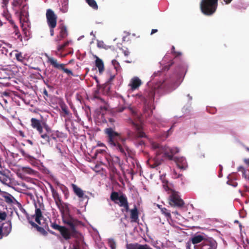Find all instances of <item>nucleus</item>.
<instances>
[{
    "label": "nucleus",
    "mask_w": 249,
    "mask_h": 249,
    "mask_svg": "<svg viewBox=\"0 0 249 249\" xmlns=\"http://www.w3.org/2000/svg\"><path fill=\"white\" fill-rule=\"evenodd\" d=\"M151 148L155 151L156 157H151L147 160V163L151 168H154L160 164L162 158L166 157L173 160V155L178 153L180 149L178 147L170 148L166 145H160L155 142H151ZM177 166L180 169L185 170L188 167L186 159L183 157L174 159Z\"/></svg>",
    "instance_id": "obj_1"
},
{
    "label": "nucleus",
    "mask_w": 249,
    "mask_h": 249,
    "mask_svg": "<svg viewBox=\"0 0 249 249\" xmlns=\"http://www.w3.org/2000/svg\"><path fill=\"white\" fill-rule=\"evenodd\" d=\"M105 132L107 135L109 146L114 150L125 153L124 149H127L124 144L125 139L111 128H106Z\"/></svg>",
    "instance_id": "obj_2"
},
{
    "label": "nucleus",
    "mask_w": 249,
    "mask_h": 249,
    "mask_svg": "<svg viewBox=\"0 0 249 249\" xmlns=\"http://www.w3.org/2000/svg\"><path fill=\"white\" fill-rule=\"evenodd\" d=\"M35 213L34 215H32L31 217H28V219L29 223L33 226L36 227L37 231L43 235L47 234V231L44 230L43 227L38 226L35 224L32 220V218L35 219V221L39 225L42 227H45L47 225L46 222V219L43 216L42 213L44 210V206L42 204L38 203L37 205V204H35Z\"/></svg>",
    "instance_id": "obj_3"
},
{
    "label": "nucleus",
    "mask_w": 249,
    "mask_h": 249,
    "mask_svg": "<svg viewBox=\"0 0 249 249\" xmlns=\"http://www.w3.org/2000/svg\"><path fill=\"white\" fill-rule=\"evenodd\" d=\"M223 2L228 4L232 0H223ZM218 0H201L200 8L202 12L208 16L213 14L217 8Z\"/></svg>",
    "instance_id": "obj_4"
},
{
    "label": "nucleus",
    "mask_w": 249,
    "mask_h": 249,
    "mask_svg": "<svg viewBox=\"0 0 249 249\" xmlns=\"http://www.w3.org/2000/svg\"><path fill=\"white\" fill-rule=\"evenodd\" d=\"M111 199L120 206L124 207L127 211L128 210V205L127 198L125 196L117 192H112L110 196Z\"/></svg>",
    "instance_id": "obj_5"
},
{
    "label": "nucleus",
    "mask_w": 249,
    "mask_h": 249,
    "mask_svg": "<svg viewBox=\"0 0 249 249\" xmlns=\"http://www.w3.org/2000/svg\"><path fill=\"white\" fill-rule=\"evenodd\" d=\"M46 18L49 27L52 29L55 28L56 25L57 16L52 10L49 9L47 10Z\"/></svg>",
    "instance_id": "obj_6"
},
{
    "label": "nucleus",
    "mask_w": 249,
    "mask_h": 249,
    "mask_svg": "<svg viewBox=\"0 0 249 249\" xmlns=\"http://www.w3.org/2000/svg\"><path fill=\"white\" fill-rule=\"evenodd\" d=\"M51 227L55 230H58L61 233L63 237L66 240H68L71 237V231L65 227L59 226L56 223H52Z\"/></svg>",
    "instance_id": "obj_7"
},
{
    "label": "nucleus",
    "mask_w": 249,
    "mask_h": 249,
    "mask_svg": "<svg viewBox=\"0 0 249 249\" xmlns=\"http://www.w3.org/2000/svg\"><path fill=\"white\" fill-rule=\"evenodd\" d=\"M169 204L172 206L180 207L183 205V202L177 193L172 192L170 197Z\"/></svg>",
    "instance_id": "obj_8"
},
{
    "label": "nucleus",
    "mask_w": 249,
    "mask_h": 249,
    "mask_svg": "<svg viewBox=\"0 0 249 249\" xmlns=\"http://www.w3.org/2000/svg\"><path fill=\"white\" fill-rule=\"evenodd\" d=\"M142 84V81L140 78L137 76H134L130 80L128 84L129 87V92H132L134 90L138 89Z\"/></svg>",
    "instance_id": "obj_9"
},
{
    "label": "nucleus",
    "mask_w": 249,
    "mask_h": 249,
    "mask_svg": "<svg viewBox=\"0 0 249 249\" xmlns=\"http://www.w3.org/2000/svg\"><path fill=\"white\" fill-rule=\"evenodd\" d=\"M62 218L63 222L70 226V229L68 230L71 231V235L74 231V219L69 214L63 216Z\"/></svg>",
    "instance_id": "obj_10"
},
{
    "label": "nucleus",
    "mask_w": 249,
    "mask_h": 249,
    "mask_svg": "<svg viewBox=\"0 0 249 249\" xmlns=\"http://www.w3.org/2000/svg\"><path fill=\"white\" fill-rule=\"evenodd\" d=\"M72 189L75 195L82 200L87 198V196L84 194V191L77 186L74 184L71 185Z\"/></svg>",
    "instance_id": "obj_11"
},
{
    "label": "nucleus",
    "mask_w": 249,
    "mask_h": 249,
    "mask_svg": "<svg viewBox=\"0 0 249 249\" xmlns=\"http://www.w3.org/2000/svg\"><path fill=\"white\" fill-rule=\"evenodd\" d=\"M31 125L34 128L36 129L38 131L39 134L43 132V127L39 120L35 118H32L31 119Z\"/></svg>",
    "instance_id": "obj_12"
},
{
    "label": "nucleus",
    "mask_w": 249,
    "mask_h": 249,
    "mask_svg": "<svg viewBox=\"0 0 249 249\" xmlns=\"http://www.w3.org/2000/svg\"><path fill=\"white\" fill-rule=\"evenodd\" d=\"M93 57L95 58V66L98 69L99 72L102 74L104 71V65L102 59L99 58L97 55H93Z\"/></svg>",
    "instance_id": "obj_13"
},
{
    "label": "nucleus",
    "mask_w": 249,
    "mask_h": 249,
    "mask_svg": "<svg viewBox=\"0 0 249 249\" xmlns=\"http://www.w3.org/2000/svg\"><path fill=\"white\" fill-rule=\"evenodd\" d=\"M23 16H24V14L23 12L21 11L20 12V22H21V18ZM21 28L22 29V32H23L24 35H25V36H26V37L27 38L26 39L28 40L30 36V31L28 27V26L27 25L26 26L24 25L23 24V23H21Z\"/></svg>",
    "instance_id": "obj_14"
},
{
    "label": "nucleus",
    "mask_w": 249,
    "mask_h": 249,
    "mask_svg": "<svg viewBox=\"0 0 249 249\" xmlns=\"http://www.w3.org/2000/svg\"><path fill=\"white\" fill-rule=\"evenodd\" d=\"M48 59V61L55 68L60 69L63 68V64H59L57 62L56 59L53 57L49 56L48 55L46 54Z\"/></svg>",
    "instance_id": "obj_15"
},
{
    "label": "nucleus",
    "mask_w": 249,
    "mask_h": 249,
    "mask_svg": "<svg viewBox=\"0 0 249 249\" xmlns=\"http://www.w3.org/2000/svg\"><path fill=\"white\" fill-rule=\"evenodd\" d=\"M0 228L1 229H2V232L4 235L7 236L11 231V224L10 222H6L3 224Z\"/></svg>",
    "instance_id": "obj_16"
},
{
    "label": "nucleus",
    "mask_w": 249,
    "mask_h": 249,
    "mask_svg": "<svg viewBox=\"0 0 249 249\" xmlns=\"http://www.w3.org/2000/svg\"><path fill=\"white\" fill-rule=\"evenodd\" d=\"M59 209L61 212L62 216L69 214V208L68 204L63 203L61 204L60 206H59Z\"/></svg>",
    "instance_id": "obj_17"
},
{
    "label": "nucleus",
    "mask_w": 249,
    "mask_h": 249,
    "mask_svg": "<svg viewBox=\"0 0 249 249\" xmlns=\"http://www.w3.org/2000/svg\"><path fill=\"white\" fill-rule=\"evenodd\" d=\"M204 239V237L201 235H196L191 239V243L196 245L202 242Z\"/></svg>",
    "instance_id": "obj_18"
},
{
    "label": "nucleus",
    "mask_w": 249,
    "mask_h": 249,
    "mask_svg": "<svg viewBox=\"0 0 249 249\" xmlns=\"http://www.w3.org/2000/svg\"><path fill=\"white\" fill-rule=\"evenodd\" d=\"M60 11L63 13H66L68 10V0H62Z\"/></svg>",
    "instance_id": "obj_19"
},
{
    "label": "nucleus",
    "mask_w": 249,
    "mask_h": 249,
    "mask_svg": "<svg viewBox=\"0 0 249 249\" xmlns=\"http://www.w3.org/2000/svg\"><path fill=\"white\" fill-rule=\"evenodd\" d=\"M88 5L92 9L97 10L98 6L95 0H85Z\"/></svg>",
    "instance_id": "obj_20"
},
{
    "label": "nucleus",
    "mask_w": 249,
    "mask_h": 249,
    "mask_svg": "<svg viewBox=\"0 0 249 249\" xmlns=\"http://www.w3.org/2000/svg\"><path fill=\"white\" fill-rule=\"evenodd\" d=\"M40 134L41 138L42 139V140L40 141L41 143L42 144H46L48 143H49L50 138L49 136L46 134H42V133Z\"/></svg>",
    "instance_id": "obj_21"
},
{
    "label": "nucleus",
    "mask_w": 249,
    "mask_h": 249,
    "mask_svg": "<svg viewBox=\"0 0 249 249\" xmlns=\"http://www.w3.org/2000/svg\"><path fill=\"white\" fill-rule=\"evenodd\" d=\"M131 218L132 221H136L138 218V212L136 208L131 210Z\"/></svg>",
    "instance_id": "obj_22"
},
{
    "label": "nucleus",
    "mask_w": 249,
    "mask_h": 249,
    "mask_svg": "<svg viewBox=\"0 0 249 249\" xmlns=\"http://www.w3.org/2000/svg\"><path fill=\"white\" fill-rule=\"evenodd\" d=\"M130 249H152L147 245H136L133 246Z\"/></svg>",
    "instance_id": "obj_23"
},
{
    "label": "nucleus",
    "mask_w": 249,
    "mask_h": 249,
    "mask_svg": "<svg viewBox=\"0 0 249 249\" xmlns=\"http://www.w3.org/2000/svg\"><path fill=\"white\" fill-rule=\"evenodd\" d=\"M209 245L210 247L209 249H216L217 247V242L213 239L209 241Z\"/></svg>",
    "instance_id": "obj_24"
},
{
    "label": "nucleus",
    "mask_w": 249,
    "mask_h": 249,
    "mask_svg": "<svg viewBox=\"0 0 249 249\" xmlns=\"http://www.w3.org/2000/svg\"><path fill=\"white\" fill-rule=\"evenodd\" d=\"M97 45L98 48L106 50H107L109 48L108 46L106 45L103 41L101 40H97Z\"/></svg>",
    "instance_id": "obj_25"
},
{
    "label": "nucleus",
    "mask_w": 249,
    "mask_h": 249,
    "mask_svg": "<svg viewBox=\"0 0 249 249\" xmlns=\"http://www.w3.org/2000/svg\"><path fill=\"white\" fill-rule=\"evenodd\" d=\"M67 31L66 27H62L61 29L60 36L61 38H63L67 36Z\"/></svg>",
    "instance_id": "obj_26"
},
{
    "label": "nucleus",
    "mask_w": 249,
    "mask_h": 249,
    "mask_svg": "<svg viewBox=\"0 0 249 249\" xmlns=\"http://www.w3.org/2000/svg\"><path fill=\"white\" fill-rule=\"evenodd\" d=\"M160 210L162 213L165 215L167 219L171 217V214L169 211L167 210L165 208H161Z\"/></svg>",
    "instance_id": "obj_27"
},
{
    "label": "nucleus",
    "mask_w": 249,
    "mask_h": 249,
    "mask_svg": "<svg viewBox=\"0 0 249 249\" xmlns=\"http://www.w3.org/2000/svg\"><path fill=\"white\" fill-rule=\"evenodd\" d=\"M172 53L175 55V57H178L181 55V53L179 52H176L175 50L174 46L172 47Z\"/></svg>",
    "instance_id": "obj_28"
},
{
    "label": "nucleus",
    "mask_w": 249,
    "mask_h": 249,
    "mask_svg": "<svg viewBox=\"0 0 249 249\" xmlns=\"http://www.w3.org/2000/svg\"><path fill=\"white\" fill-rule=\"evenodd\" d=\"M69 44V41H67V42H66L65 43H64L62 45H58L57 46V50L58 51H61V50L63 49V48L64 47H65L66 46H68Z\"/></svg>",
    "instance_id": "obj_29"
},
{
    "label": "nucleus",
    "mask_w": 249,
    "mask_h": 249,
    "mask_svg": "<svg viewBox=\"0 0 249 249\" xmlns=\"http://www.w3.org/2000/svg\"><path fill=\"white\" fill-rule=\"evenodd\" d=\"M17 59L19 61H22L23 59V57L20 53H18L15 54Z\"/></svg>",
    "instance_id": "obj_30"
},
{
    "label": "nucleus",
    "mask_w": 249,
    "mask_h": 249,
    "mask_svg": "<svg viewBox=\"0 0 249 249\" xmlns=\"http://www.w3.org/2000/svg\"><path fill=\"white\" fill-rule=\"evenodd\" d=\"M20 0H14L13 2V6L16 7L19 6L20 4Z\"/></svg>",
    "instance_id": "obj_31"
},
{
    "label": "nucleus",
    "mask_w": 249,
    "mask_h": 249,
    "mask_svg": "<svg viewBox=\"0 0 249 249\" xmlns=\"http://www.w3.org/2000/svg\"><path fill=\"white\" fill-rule=\"evenodd\" d=\"M181 81L179 80L178 82H177L173 86V87L170 90V91L173 90L175 89L181 83Z\"/></svg>",
    "instance_id": "obj_32"
},
{
    "label": "nucleus",
    "mask_w": 249,
    "mask_h": 249,
    "mask_svg": "<svg viewBox=\"0 0 249 249\" xmlns=\"http://www.w3.org/2000/svg\"><path fill=\"white\" fill-rule=\"evenodd\" d=\"M109 244L111 249H115V243L113 240H109Z\"/></svg>",
    "instance_id": "obj_33"
},
{
    "label": "nucleus",
    "mask_w": 249,
    "mask_h": 249,
    "mask_svg": "<svg viewBox=\"0 0 249 249\" xmlns=\"http://www.w3.org/2000/svg\"><path fill=\"white\" fill-rule=\"evenodd\" d=\"M60 69L62 70L65 72L68 73V74H72V71L71 70L67 69H65L64 68V64H63V68Z\"/></svg>",
    "instance_id": "obj_34"
},
{
    "label": "nucleus",
    "mask_w": 249,
    "mask_h": 249,
    "mask_svg": "<svg viewBox=\"0 0 249 249\" xmlns=\"http://www.w3.org/2000/svg\"><path fill=\"white\" fill-rule=\"evenodd\" d=\"M6 217V214L4 212L0 213V220H3Z\"/></svg>",
    "instance_id": "obj_35"
},
{
    "label": "nucleus",
    "mask_w": 249,
    "mask_h": 249,
    "mask_svg": "<svg viewBox=\"0 0 249 249\" xmlns=\"http://www.w3.org/2000/svg\"><path fill=\"white\" fill-rule=\"evenodd\" d=\"M240 170H242V171L243 172V176L245 178H247V175L246 174V171L242 167H240L239 168V171H240Z\"/></svg>",
    "instance_id": "obj_36"
},
{
    "label": "nucleus",
    "mask_w": 249,
    "mask_h": 249,
    "mask_svg": "<svg viewBox=\"0 0 249 249\" xmlns=\"http://www.w3.org/2000/svg\"><path fill=\"white\" fill-rule=\"evenodd\" d=\"M129 52L128 50H126L124 51V54L125 56H128L129 54Z\"/></svg>",
    "instance_id": "obj_37"
},
{
    "label": "nucleus",
    "mask_w": 249,
    "mask_h": 249,
    "mask_svg": "<svg viewBox=\"0 0 249 249\" xmlns=\"http://www.w3.org/2000/svg\"><path fill=\"white\" fill-rule=\"evenodd\" d=\"M97 145L98 146H101V147H105V144L101 142H98Z\"/></svg>",
    "instance_id": "obj_38"
},
{
    "label": "nucleus",
    "mask_w": 249,
    "mask_h": 249,
    "mask_svg": "<svg viewBox=\"0 0 249 249\" xmlns=\"http://www.w3.org/2000/svg\"><path fill=\"white\" fill-rule=\"evenodd\" d=\"M44 128L45 129V130H46V131L47 132H48L50 130V128H49V127L47 125H46V124L44 125Z\"/></svg>",
    "instance_id": "obj_39"
},
{
    "label": "nucleus",
    "mask_w": 249,
    "mask_h": 249,
    "mask_svg": "<svg viewBox=\"0 0 249 249\" xmlns=\"http://www.w3.org/2000/svg\"><path fill=\"white\" fill-rule=\"evenodd\" d=\"M191 241L190 240V241H188L187 243V248L188 249H190V247L191 246Z\"/></svg>",
    "instance_id": "obj_40"
},
{
    "label": "nucleus",
    "mask_w": 249,
    "mask_h": 249,
    "mask_svg": "<svg viewBox=\"0 0 249 249\" xmlns=\"http://www.w3.org/2000/svg\"><path fill=\"white\" fill-rule=\"evenodd\" d=\"M50 34L51 36H53L54 35L53 29L50 28Z\"/></svg>",
    "instance_id": "obj_41"
},
{
    "label": "nucleus",
    "mask_w": 249,
    "mask_h": 249,
    "mask_svg": "<svg viewBox=\"0 0 249 249\" xmlns=\"http://www.w3.org/2000/svg\"><path fill=\"white\" fill-rule=\"evenodd\" d=\"M19 133V134L22 137H24V134L23 133V132L21 131H19L18 132Z\"/></svg>",
    "instance_id": "obj_42"
},
{
    "label": "nucleus",
    "mask_w": 249,
    "mask_h": 249,
    "mask_svg": "<svg viewBox=\"0 0 249 249\" xmlns=\"http://www.w3.org/2000/svg\"><path fill=\"white\" fill-rule=\"evenodd\" d=\"M244 162L248 165H249V159H244Z\"/></svg>",
    "instance_id": "obj_43"
},
{
    "label": "nucleus",
    "mask_w": 249,
    "mask_h": 249,
    "mask_svg": "<svg viewBox=\"0 0 249 249\" xmlns=\"http://www.w3.org/2000/svg\"><path fill=\"white\" fill-rule=\"evenodd\" d=\"M135 122L133 123L134 124L136 125V127H137L138 129H140V126L138 125V124H137L136 121L135 120Z\"/></svg>",
    "instance_id": "obj_44"
},
{
    "label": "nucleus",
    "mask_w": 249,
    "mask_h": 249,
    "mask_svg": "<svg viewBox=\"0 0 249 249\" xmlns=\"http://www.w3.org/2000/svg\"><path fill=\"white\" fill-rule=\"evenodd\" d=\"M157 32V29H152V31H151V34H153Z\"/></svg>",
    "instance_id": "obj_45"
},
{
    "label": "nucleus",
    "mask_w": 249,
    "mask_h": 249,
    "mask_svg": "<svg viewBox=\"0 0 249 249\" xmlns=\"http://www.w3.org/2000/svg\"><path fill=\"white\" fill-rule=\"evenodd\" d=\"M144 134L143 132H140L139 134V136L141 137H143L144 136Z\"/></svg>",
    "instance_id": "obj_46"
},
{
    "label": "nucleus",
    "mask_w": 249,
    "mask_h": 249,
    "mask_svg": "<svg viewBox=\"0 0 249 249\" xmlns=\"http://www.w3.org/2000/svg\"><path fill=\"white\" fill-rule=\"evenodd\" d=\"M130 109L133 114H135V111L132 108H130Z\"/></svg>",
    "instance_id": "obj_47"
},
{
    "label": "nucleus",
    "mask_w": 249,
    "mask_h": 249,
    "mask_svg": "<svg viewBox=\"0 0 249 249\" xmlns=\"http://www.w3.org/2000/svg\"><path fill=\"white\" fill-rule=\"evenodd\" d=\"M28 142L30 144H31V145H32V144H33V142H32L31 141H30V140H28Z\"/></svg>",
    "instance_id": "obj_48"
},
{
    "label": "nucleus",
    "mask_w": 249,
    "mask_h": 249,
    "mask_svg": "<svg viewBox=\"0 0 249 249\" xmlns=\"http://www.w3.org/2000/svg\"><path fill=\"white\" fill-rule=\"evenodd\" d=\"M163 186H164V188L165 190L167 191L168 187L167 186H165V185H164Z\"/></svg>",
    "instance_id": "obj_49"
},
{
    "label": "nucleus",
    "mask_w": 249,
    "mask_h": 249,
    "mask_svg": "<svg viewBox=\"0 0 249 249\" xmlns=\"http://www.w3.org/2000/svg\"><path fill=\"white\" fill-rule=\"evenodd\" d=\"M51 189L52 191L53 192H54V189H53V187L52 186H51Z\"/></svg>",
    "instance_id": "obj_50"
},
{
    "label": "nucleus",
    "mask_w": 249,
    "mask_h": 249,
    "mask_svg": "<svg viewBox=\"0 0 249 249\" xmlns=\"http://www.w3.org/2000/svg\"><path fill=\"white\" fill-rule=\"evenodd\" d=\"M174 173L175 175H176V173L175 172H174ZM179 177V175L178 176H177L176 175L175 176V178H178Z\"/></svg>",
    "instance_id": "obj_51"
},
{
    "label": "nucleus",
    "mask_w": 249,
    "mask_h": 249,
    "mask_svg": "<svg viewBox=\"0 0 249 249\" xmlns=\"http://www.w3.org/2000/svg\"><path fill=\"white\" fill-rule=\"evenodd\" d=\"M44 93H45V94H47V91H46V90H45V91H44Z\"/></svg>",
    "instance_id": "obj_52"
},
{
    "label": "nucleus",
    "mask_w": 249,
    "mask_h": 249,
    "mask_svg": "<svg viewBox=\"0 0 249 249\" xmlns=\"http://www.w3.org/2000/svg\"><path fill=\"white\" fill-rule=\"evenodd\" d=\"M90 34L93 35V32H92Z\"/></svg>",
    "instance_id": "obj_53"
},
{
    "label": "nucleus",
    "mask_w": 249,
    "mask_h": 249,
    "mask_svg": "<svg viewBox=\"0 0 249 249\" xmlns=\"http://www.w3.org/2000/svg\"><path fill=\"white\" fill-rule=\"evenodd\" d=\"M104 150H101L100 152H102L103 151H104Z\"/></svg>",
    "instance_id": "obj_54"
},
{
    "label": "nucleus",
    "mask_w": 249,
    "mask_h": 249,
    "mask_svg": "<svg viewBox=\"0 0 249 249\" xmlns=\"http://www.w3.org/2000/svg\"><path fill=\"white\" fill-rule=\"evenodd\" d=\"M248 179L249 180V177H248Z\"/></svg>",
    "instance_id": "obj_55"
}]
</instances>
